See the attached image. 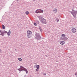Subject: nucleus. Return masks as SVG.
<instances>
[{"label": "nucleus", "instance_id": "1", "mask_svg": "<svg viewBox=\"0 0 77 77\" xmlns=\"http://www.w3.org/2000/svg\"><path fill=\"white\" fill-rule=\"evenodd\" d=\"M39 19L41 20L40 21L42 23V24H47V21L44 18H43L41 16H38Z\"/></svg>", "mask_w": 77, "mask_h": 77}, {"label": "nucleus", "instance_id": "2", "mask_svg": "<svg viewBox=\"0 0 77 77\" xmlns=\"http://www.w3.org/2000/svg\"><path fill=\"white\" fill-rule=\"evenodd\" d=\"M72 11H70V12L71 13L73 17L74 18H75L76 17V15L77 14V11H75L73 9H72Z\"/></svg>", "mask_w": 77, "mask_h": 77}, {"label": "nucleus", "instance_id": "3", "mask_svg": "<svg viewBox=\"0 0 77 77\" xmlns=\"http://www.w3.org/2000/svg\"><path fill=\"white\" fill-rule=\"evenodd\" d=\"M35 38L36 39L37 41L38 40H41V36L39 35V33H36L35 36Z\"/></svg>", "mask_w": 77, "mask_h": 77}, {"label": "nucleus", "instance_id": "4", "mask_svg": "<svg viewBox=\"0 0 77 77\" xmlns=\"http://www.w3.org/2000/svg\"><path fill=\"white\" fill-rule=\"evenodd\" d=\"M43 12H44V11L41 9H39H39H38L37 11H36L35 13L36 14L37 13H41Z\"/></svg>", "mask_w": 77, "mask_h": 77}, {"label": "nucleus", "instance_id": "5", "mask_svg": "<svg viewBox=\"0 0 77 77\" xmlns=\"http://www.w3.org/2000/svg\"><path fill=\"white\" fill-rule=\"evenodd\" d=\"M76 29L75 28H72V33H75L76 32Z\"/></svg>", "mask_w": 77, "mask_h": 77}, {"label": "nucleus", "instance_id": "6", "mask_svg": "<svg viewBox=\"0 0 77 77\" xmlns=\"http://www.w3.org/2000/svg\"><path fill=\"white\" fill-rule=\"evenodd\" d=\"M27 35H30L31 34H32V31L29 30H28L27 31Z\"/></svg>", "mask_w": 77, "mask_h": 77}, {"label": "nucleus", "instance_id": "7", "mask_svg": "<svg viewBox=\"0 0 77 77\" xmlns=\"http://www.w3.org/2000/svg\"><path fill=\"white\" fill-rule=\"evenodd\" d=\"M68 38L67 37H63L62 38V39L63 40V41H66V40H68Z\"/></svg>", "mask_w": 77, "mask_h": 77}, {"label": "nucleus", "instance_id": "8", "mask_svg": "<svg viewBox=\"0 0 77 77\" xmlns=\"http://www.w3.org/2000/svg\"><path fill=\"white\" fill-rule=\"evenodd\" d=\"M53 12L54 13H57V9L56 8H54L53 10Z\"/></svg>", "mask_w": 77, "mask_h": 77}, {"label": "nucleus", "instance_id": "9", "mask_svg": "<svg viewBox=\"0 0 77 77\" xmlns=\"http://www.w3.org/2000/svg\"><path fill=\"white\" fill-rule=\"evenodd\" d=\"M27 36L28 38H32V35L30 34H27Z\"/></svg>", "mask_w": 77, "mask_h": 77}, {"label": "nucleus", "instance_id": "10", "mask_svg": "<svg viewBox=\"0 0 77 77\" xmlns=\"http://www.w3.org/2000/svg\"><path fill=\"white\" fill-rule=\"evenodd\" d=\"M60 44L61 45H63V44H65V42L63 41H61L60 42Z\"/></svg>", "mask_w": 77, "mask_h": 77}, {"label": "nucleus", "instance_id": "11", "mask_svg": "<svg viewBox=\"0 0 77 77\" xmlns=\"http://www.w3.org/2000/svg\"><path fill=\"white\" fill-rule=\"evenodd\" d=\"M10 34H11V30H9L8 32L7 33V35L8 36H10Z\"/></svg>", "mask_w": 77, "mask_h": 77}, {"label": "nucleus", "instance_id": "12", "mask_svg": "<svg viewBox=\"0 0 77 77\" xmlns=\"http://www.w3.org/2000/svg\"><path fill=\"white\" fill-rule=\"evenodd\" d=\"M5 33V32H2L0 34V35H2V36H4V34Z\"/></svg>", "mask_w": 77, "mask_h": 77}, {"label": "nucleus", "instance_id": "13", "mask_svg": "<svg viewBox=\"0 0 77 77\" xmlns=\"http://www.w3.org/2000/svg\"><path fill=\"white\" fill-rule=\"evenodd\" d=\"M23 71H25L26 72V74H27V73H28V71H27V70L25 68L24 69Z\"/></svg>", "mask_w": 77, "mask_h": 77}, {"label": "nucleus", "instance_id": "14", "mask_svg": "<svg viewBox=\"0 0 77 77\" xmlns=\"http://www.w3.org/2000/svg\"><path fill=\"white\" fill-rule=\"evenodd\" d=\"M2 28L3 29H5V26L3 25H2Z\"/></svg>", "mask_w": 77, "mask_h": 77}, {"label": "nucleus", "instance_id": "15", "mask_svg": "<svg viewBox=\"0 0 77 77\" xmlns=\"http://www.w3.org/2000/svg\"><path fill=\"white\" fill-rule=\"evenodd\" d=\"M36 68L37 69H39V65H37L36 66Z\"/></svg>", "mask_w": 77, "mask_h": 77}, {"label": "nucleus", "instance_id": "16", "mask_svg": "<svg viewBox=\"0 0 77 77\" xmlns=\"http://www.w3.org/2000/svg\"><path fill=\"white\" fill-rule=\"evenodd\" d=\"M62 37H65V35L64 34H63L61 35Z\"/></svg>", "mask_w": 77, "mask_h": 77}, {"label": "nucleus", "instance_id": "17", "mask_svg": "<svg viewBox=\"0 0 77 77\" xmlns=\"http://www.w3.org/2000/svg\"><path fill=\"white\" fill-rule=\"evenodd\" d=\"M25 13H26V15H28V14H29V12L28 11H26L25 12Z\"/></svg>", "mask_w": 77, "mask_h": 77}, {"label": "nucleus", "instance_id": "18", "mask_svg": "<svg viewBox=\"0 0 77 77\" xmlns=\"http://www.w3.org/2000/svg\"><path fill=\"white\" fill-rule=\"evenodd\" d=\"M56 20H57V23H58V22H59V19L57 18H56Z\"/></svg>", "mask_w": 77, "mask_h": 77}, {"label": "nucleus", "instance_id": "19", "mask_svg": "<svg viewBox=\"0 0 77 77\" xmlns=\"http://www.w3.org/2000/svg\"><path fill=\"white\" fill-rule=\"evenodd\" d=\"M18 60L20 61H21V60H22V59H21V58H18Z\"/></svg>", "mask_w": 77, "mask_h": 77}, {"label": "nucleus", "instance_id": "20", "mask_svg": "<svg viewBox=\"0 0 77 77\" xmlns=\"http://www.w3.org/2000/svg\"><path fill=\"white\" fill-rule=\"evenodd\" d=\"M20 69L22 68V69H24L25 68L24 67H23V66H20Z\"/></svg>", "mask_w": 77, "mask_h": 77}, {"label": "nucleus", "instance_id": "21", "mask_svg": "<svg viewBox=\"0 0 77 77\" xmlns=\"http://www.w3.org/2000/svg\"><path fill=\"white\" fill-rule=\"evenodd\" d=\"M17 69L20 72H21V68H20L19 69Z\"/></svg>", "mask_w": 77, "mask_h": 77}, {"label": "nucleus", "instance_id": "22", "mask_svg": "<svg viewBox=\"0 0 77 77\" xmlns=\"http://www.w3.org/2000/svg\"><path fill=\"white\" fill-rule=\"evenodd\" d=\"M34 26H36V23H34Z\"/></svg>", "mask_w": 77, "mask_h": 77}, {"label": "nucleus", "instance_id": "23", "mask_svg": "<svg viewBox=\"0 0 77 77\" xmlns=\"http://www.w3.org/2000/svg\"><path fill=\"white\" fill-rule=\"evenodd\" d=\"M37 69V68L36 69H35V71H38V70H39V69Z\"/></svg>", "mask_w": 77, "mask_h": 77}, {"label": "nucleus", "instance_id": "24", "mask_svg": "<svg viewBox=\"0 0 77 77\" xmlns=\"http://www.w3.org/2000/svg\"><path fill=\"white\" fill-rule=\"evenodd\" d=\"M36 23H37V24L39 23V21H36Z\"/></svg>", "mask_w": 77, "mask_h": 77}, {"label": "nucleus", "instance_id": "25", "mask_svg": "<svg viewBox=\"0 0 77 77\" xmlns=\"http://www.w3.org/2000/svg\"><path fill=\"white\" fill-rule=\"evenodd\" d=\"M24 71V69H20V71Z\"/></svg>", "mask_w": 77, "mask_h": 77}, {"label": "nucleus", "instance_id": "26", "mask_svg": "<svg viewBox=\"0 0 77 77\" xmlns=\"http://www.w3.org/2000/svg\"><path fill=\"white\" fill-rule=\"evenodd\" d=\"M4 33H7V31H4Z\"/></svg>", "mask_w": 77, "mask_h": 77}, {"label": "nucleus", "instance_id": "27", "mask_svg": "<svg viewBox=\"0 0 77 77\" xmlns=\"http://www.w3.org/2000/svg\"><path fill=\"white\" fill-rule=\"evenodd\" d=\"M40 31L41 32H42V29H41H41H40Z\"/></svg>", "mask_w": 77, "mask_h": 77}, {"label": "nucleus", "instance_id": "28", "mask_svg": "<svg viewBox=\"0 0 77 77\" xmlns=\"http://www.w3.org/2000/svg\"><path fill=\"white\" fill-rule=\"evenodd\" d=\"M2 49H0V52H2Z\"/></svg>", "mask_w": 77, "mask_h": 77}, {"label": "nucleus", "instance_id": "29", "mask_svg": "<svg viewBox=\"0 0 77 77\" xmlns=\"http://www.w3.org/2000/svg\"><path fill=\"white\" fill-rule=\"evenodd\" d=\"M43 75H46V74H45V73H44V74H43Z\"/></svg>", "mask_w": 77, "mask_h": 77}, {"label": "nucleus", "instance_id": "30", "mask_svg": "<svg viewBox=\"0 0 77 77\" xmlns=\"http://www.w3.org/2000/svg\"><path fill=\"white\" fill-rule=\"evenodd\" d=\"M0 32L1 33L2 32V30H0Z\"/></svg>", "mask_w": 77, "mask_h": 77}, {"label": "nucleus", "instance_id": "31", "mask_svg": "<svg viewBox=\"0 0 77 77\" xmlns=\"http://www.w3.org/2000/svg\"><path fill=\"white\" fill-rule=\"evenodd\" d=\"M77 72L75 73V75H77Z\"/></svg>", "mask_w": 77, "mask_h": 77}, {"label": "nucleus", "instance_id": "32", "mask_svg": "<svg viewBox=\"0 0 77 77\" xmlns=\"http://www.w3.org/2000/svg\"><path fill=\"white\" fill-rule=\"evenodd\" d=\"M39 29H41V27H39Z\"/></svg>", "mask_w": 77, "mask_h": 77}, {"label": "nucleus", "instance_id": "33", "mask_svg": "<svg viewBox=\"0 0 77 77\" xmlns=\"http://www.w3.org/2000/svg\"><path fill=\"white\" fill-rule=\"evenodd\" d=\"M26 75H25L24 77H26Z\"/></svg>", "mask_w": 77, "mask_h": 77}, {"label": "nucleus", "instance_id": "34", "mask_svg": "<svg viewBox=\"0 0 77 77\" xmlns=\"http://www.w3.org/2000/svg\"><path fill=\"white\" fill-rule=\"evenodd\" d=\"M17 2H18V0H17Z\"/></svg>", "mask_w": 77, "mask_h": 77}]
</instances>
